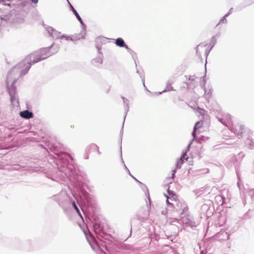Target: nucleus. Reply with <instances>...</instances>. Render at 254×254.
Listing matches in <instances>:
<instances>
[{"instance_id": "obj_11", "label": "nucleus", "mask_w": 254, "mask_h": 254, "mask_svg": "<svg viewBox=\"0 0 254 254\" xmlns=\"http://www.w3.org/2000/svg\"><path fill=\"white\" fill-rule=\"evenodd\" d=\"M207 45L199 44L196 48V52L198 54L200 55L202 53L207 54Z\"/></svg>"}, {"instance_id": "obj_2", "label": "nucleus", "mask_w": 254, "mask_h": 254, "mask_svg": "<svg viewBox=\"0 0 254 254\" xmlns=\"http://www.w3.org/2000/svg\"><path fill=\"white\" fill-rule=\"evenodd\" d=\"M50 151L53 152L56 155L51 158V163H54L61 175L72 182L74 184L80 182L81 179L78 175V171L74 164L72 157L67 153L59 151L55 144L49 146Z\"/></svg>"}, {"instance_id": "obj_3", "label": "nucleus", "mask_w": 254, "mask_h": 254, "mask_svg": "<svg viewBox=\"0 0 254 254\" xmlns=\"http://www.w3.org/2000/svg\"><path fill=\"white\" fill-rule=\"evenodd\" d=\"M51 199L55 201L63 208L64 212L69 209V203L70 198L65 191H61L59 193L53 195Z\"/></svg>"}, {"instance_id": "obj_7", "label": "nucleus", "mask_w": 254, "mask_h": 254, "mask_svg": "<svg viewBox=\"0 0 254 254\" xmlns=\"http://www.w3.org/2000/svg\"><path fill=\"white\" fill-rule=\"evenodd\" d=\"M49 34L51 37L55 39L60 38L61 32L56 30L52 27H49L47 29Z\"/></svg>"}, {"instance_id": "obj_16", "label": "nucleus", "mask_w": 254, "mask_h": 254, "mask_svg": "<svg viewBox=\"0 0 254 254\" xmlns=\"http://www.w3.org/2000/svg\"><path fill=\"white\" fill-rule=\"evenodd\" d=\"M178 206L179 207L178 211L180 212L182 215L188 211V207L186 204L180 203L178 205Z\"/></svg>"}, {"instance_id": "obj_5", "label": "nucleus", "mask_w": 254, "mask_h": 254, "mask_svg": "<svg viewBox=\"0 0 254 254\" xmlns=\"http://www.w3.org/2000/svg\"><path fill=\"white\" fill-rule=\"evenodd\" d=\"M230 130L235 133L239 135L243 133L244 128L242 125L236 123L233 124L232 127H231Z\"/></svg>"}, {"instance_id": "obj_4", "label": "nucleus", "mask_w": 254, "mask_h": 254, "mask_svg": "<svg viewBox=\"0 0 254 254\" xmlns=\"http://www.w3.org/2000/svg\"><path fill=\"white\" fill-rule=\"evenodd\" d=\"M64 38L66 40H70L72 41H76L82 39H84V33H79L77 34H74L73 35L66 36L65 35H62L60 37V39Z\"/></svg>"}, {"instance_id": "obj_24", "label": "nucleus", "mask_w": 254, "mask_h": 254, "mask_svg": "<svg viewBox=\"0 0 254 254\" xmlns=\"http://www.w3.org/2000/svg\"><path fill=\"white\" fill-rule=\"evenodd\" d=\"M32 3H37L38 2L39 0H31Z\"/></svg>"}, {"instance_id": "obj_28", "label": "nucleus", "mask_w": 254, "mask_h": 254, "mask_svg": "<svg viewBox=\"0 0 254 254\" xmlns=\"http://www.w3.org/2000/svg\"><path fill=\"white\" fill-rule=\"evenodd\" d=\"M14 169H15V170H17V169H18V168H17L16 167H14Z\"/></svg>"}, {"instance_id": "obj_20", "label": "nucleus", "mask_w": 254, "mask_h": 254, "mask_svg": "<svg viewBox=\"0 0 254 254\" xmlns=\"http://www.w3.org/2000/svg\"><path fill=\"white\" fill-rule=\"evenodd\" d=\"M203 122H197L195 125L194 128H195V130H196L197 128H199L202 126Z\"/></svg>"}, {"instance_id": "obj_19", "label": "nucleus", "mask_w": 254, "mask_h": 254, "mask_svg": "<svg viewBox=\"0 0 254 254\" xmlns=\"http://www.w3.org/2000/svg\"><path fill=\"white\" fill-rule=\"evenodd\" d=\"M46 177L49 178V179H51L53 181H57V180H56L57 179V177L54 176L52 174H50V173H48L46 174Z\"/></svg>"}, {"instance_id": "obj_17", "label": "nucleus", "mask_w": 254, "mask_h": 254, "mask_svg": "<svg viewBox=\"0 0 254 254\" xmlns=\"http://www.w3.org/2000/svg\"><path fill=\"white\" fill-rule=\"evenodd\" d=\"M116 44L117 46L121 47H123L125 46H126L127 47V46L125 45L124 40L122 38L117 39L116 41Z\"/></svg>"}, {"instance_id": "obj_12", "label": "nucleus", "mask_w": 254, "mask_h": 254, "mask_svg": "<svg viewBox=\"0 0 254 254\" xmlns=\"http://www.w3.org/2000/svg\"><path fill=\"white\" fill-rule=\"evenodd\" d=\"M84 234L85 235L87 241H88L89 244L90 245L91 248L93 251L95 250V238L94 236L91 234V237L92 239V241L90 240L89 236H88L86 233L84 232Z\"/></svg>"}, {"instance_id": "obj_18", "label": "nucleus", "mask_w": 254, "mask_h": 254, "mask_svg": "<svg viewBox=\"0 0 254 254\" xmlns=\"http://www.w3.org/2000/svg\"><path fill=\"white\" fill-rule=\"evenodd\" d=\"M69 4L70 10L73 12L76 18L79 17V14L77 12L76 10L74 8L72 5L68 1Z\"/></svg>"}, {"instance_id": "obj_29", "label": "nucleus", "mask_w": 254, "mask_h": 254, "mask_svg": "<svg viewBox=\"0 0 254 254\" xmlns=\"http://www.w3.org/2000/svg\"><path fill=\"white\" fill-rule=\"evenodd\" d=\"M88 157H87V156L86 157L85 159H88Z\"/></svg>"}, {"instance_id": "obj_13", "label": "nucleus", "mask_w": 254, "mask_h": 254, "mask_svg": "<svg viewBox=\"0 0 254 254\" xmlns=\"http://www.w3.org/2000/svg\"><path fill=\"white\" fill-rule=\"evenodd\" d=\"M188 157H187L186 153H184L181 157L178 159L176 163V168L179 169L181 167L182 164L184 162L185 160H187Z\"/></svg>"}, {"instance_id": "obj_30", "label": "nucleus", "mask_w": 254, "mask_h": 254, "mask_svg": "<svg viewBox=\"0 0 254 254\" xmlns=\"http://www.w3.org/2000/svg\"><path fill=\"white\" fill-rule=\"evenodd\" d=\"M0 149H2V148L0 147Z\"/></svg>"}, {"instance_id": "obj_27", "label": "nucleus", "mask_w": 254, "mask_h": 254, "mask_svg": "<svg viewBox=\"0 0 254 254\" xmlns=\"http://www.w3.org/2000/svg\"><path fill=\"white\" fill-rule=\"evenodd\" d=\"M173 172H173V173L172 174V177H173V178H174V177L175 173L176 171H175V170H173Z\"/></svg>"}, {"instance_id": "obj_15", "label": "nucleus", "mask_w": 254, "mask_h": 254, "mask_svg": "<svg viewBox=\"0 0 254 254\" xmlns=\"http://www.w3.org/2000/svg\"><path fill=\"white\" fill-rule=\"evenodd\" d=\"M76 18L80 22L81 26V30L80 33H84V38H85V35H86V26L85 24L83 22L82 19L81 18V17L80 16H79V17Z\"/></svg>"}, {"instance_id": "obj_6", "label": "nucleus", "mask_w": 254, "mask_h": 254, "mask_svg": "<svg viewBox=\"0 0 254 254\" xmlns=\"http://www.w3.org/2000/svg\"><path fill=\"white\" fill-rule=\"evenodd\" d=\"M14 16L12 14H7L4 15H0V24H2L3 22L9 23H14Z\"/></svg>"}, {"instance_id": "obj_8", "label": "nucleus", "mask_w": 254, "mask_h": 254, "mask_svg": "<svg viewBox=\"0 0 254 254\" xmlns=\"http://www.w3.org/2000/svg\"><path fill=\"white\" fill-rule=\"evenodd\" d=\"M19 115L21 117L25 119H31L34 117L33 113L28 110L20 112Z\"/></svg>"}, {"instance_id": "obj_9", "label": "nucleus", "mask_w": 254, "mask_h": 254, "mask_svg": "<svg viewBox=\"0 0 254 254\" xmlns=\"http://www.w3.org/2000/svg\"><path fill=\"white\" fill-rule=\"evenodd\" d=\"M219 121L225 126L228 127L230 129L232 127L233 123H232L229 116H226L225 118L220 119Z\"/></svg>"}, {"instance_id": "obj_23", "label": "nucleus", "mask_w": 254, "mask_h": 254, "mask_svg": "<svg viewBox=\"0 0 254 254\" xmlns=\"http://www.w3.org/2000/svg\"><path fill=\"white\" fill-rule=\"evenodd\" d=\"M196 130H195V128H194L193 131V132L192 133V135L194 137H195Z\"/></svg>"}, {"instance_id": "obj_14", "label": "nucleus", "mask_w": 254, "mask_h": 254, "mask_svg": "<svg viewBox=\"0 0 254 254\" xmlns=\"http://www.w3.org/2000/svg\"><path fill=\"white\" fill-rule=\"evenodd\" d=\"M76 18L80 22L81 26V30L80 33H84V38H85V35H86V26L85 24L83 22L82 19L81 18V17L80 16H79V17Z\"/></svg>"}, {"instance_id": "obj_21", "label": "nucleus", "mask_w": 254, "mask_h": 254, "mask_svg": "<svg viewBox=\"0 0 254 254\" xmlns=\"http://www.w3.org/2000/svg\"><path fill=\"white\" fill-rule=\"evenodd\" d=\"M94 150V145H91V146H90L86 150V151L87 152H88L89 151V150Z\"/></svg>"}, {"instance_id": "obj_26", "label": "nucleus", "mask_w": 254, "mask_h": 254, "mask_svg": "<svg viewBox=\"0 0 254 254\" xmlns=\"http://www.w3.org/2000/svg\"><path fill=\"white\" fill-rule=\"evenodd\" d=\"M94 62H95V59H92L91 61L92 64H93Z\"/></svg>"}, {"instance_id": "obj_10", "label": "nucleus", "mask_w": 254, "mask_h": 254, "mask_svg": "<svg viewBox=\"0 0 254 254\" xmlns=\"http://www.w3.org/2000/svg\"><path fill=\"white\" fill-rule=\"evenodd\" d=\"M71 206L75 210V211H76V213L78 214V216L80 218L83 219V217H82V214L79 210V208H78L77 205L76 204L75 200L74 199H73L72 198H70V199L69 200V208Z\"/></svg>"}, {"instance_id": "obj_25", "label": "nucleus", "mask_w": 254, "mask_h": 254, "mask_svg": "<svg viewBox=\"0 0 254 254\" xmlns=\"http://www.w3.org/2000/svg\"><path fill=\"white\" fill-rule=\"evenodd\" d=\"M3 168V165L2 163H0V169H2Z\"/></svg>"}, {"instance_id": "obj_22", "label": "nucleus", "mask_w": 254, "mask_h": 254, "mask_svg": "<svg viewBox=\"0 0 254 254\" xmlns=\"http://www.w3.org/2000/svg\"><path fill=\"white\" fill-rule=\"evenodd\" d=\"M92 229L94 232H95V223L93 222L92 223Z\"/></svg>"}, {"instance_id": "obj_1", "label": "nucleus", "mask_w": 254, "mask_h": 254, "mask_svg": "<svg viewBox=\"0 0 254 254\" xmlns=\"http://www.w3.org/2000/svg\"><path fill=\"white\" fill-rule=\"evenodd\" d=\"M53 46L54 44H52L48 47L43 48L38 51L34 52L10 69L7 73L6 84L10 96V102L13 106H18L19 105V99L17 96L16 87L15 86L16 82L21 76L27 73L32 64H34L44 60L56 53L58 49H55L53 52L50 51Z\"/></svg>"}]
</instances>
